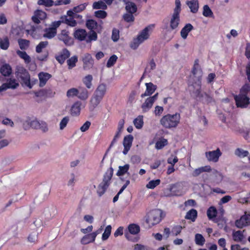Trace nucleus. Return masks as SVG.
Segmentation results:
<instances>
[{"label":"nucleus","mask_w":250,"mask_h":250,"mask_svg":"<svg viewBox=\"0 0 250 250\" xmlns=\"http://www.w3.org/2000/svg\"><path fill=\"white\" fill-rule=\"evenodd\" d=\"M192 72V75L191 76L190 79L193 83L189 86V90L192 92L194 96L203 100L204 96L201 93L202 72L197 63H195Z\"/></svg>","instance_id":"f257e3e1"},{"label":"nucleus","mask_w":250,"mask_h":250,"mask_svg":"<svg viewBox=\"0 0 250 250\" xmlns=\"http://www.w3.org/2000/svg\"><path fill=\"white\" fill-rule=\"evenodd\" d=\"M249 92H250V85L246 84L241 89L240 94L234 97L237 107L245 108L249 104L250 99L248 96Z\"/></svg>","instance_id":"f03ea898"},{"label":"nucleus","mask_w":250,"mask_h":250,"mask_svg":"<svg viewBox=\"0 0 250 250\" xmlns=\"http://www.w3.org/2000/svg\"><path fill=\"white\" fill-rule=\"evenodd\" d=\"M180 119L181 116L179 113L168 114L161 118L160 123L166 128H175L180 123Z\"/></svg>","instance_id":"7ed1b4c3"},{"label":"nucleus","mask_w":250,"mask_h":250,"mask_svg":"<svg viewBox=\"0 0 250 250\" xmlns=\"http://www.w3.org/2000/svg\"><path fill=\"white\" fill-rule=\"evenodd\" d=\"M154 27V25L153 24H151L144 29L138 34L137 37L133 39L130 44L131 48L133 49H136L140 44L147 40Z\"/></svg>","instance_id":"20e7f679"},{"label":"nucleus","mask_w":250,"mask_h":250,"mask_svg":"<svg viewBox=\"0 0 250 250\" xmlns=\"http://www.w3.org/2000/svg\"><path fill=\"white\" fill-rule=\"evenodd\" d=\"M175 7L169 21L170 27L171 30L176 29L180 23V13L181 12V2L180 0H175Z\"/></svg>","instance_id":"39448f33"},{"label":"nucleus","mask_w":250,"mask_h":250,"mask_svg":"<svg viewBox=\"0 0 250 250\" xmlns=\"http://www.w3.org/2000/svg\"><path fill=\"white\" fill-rule=\"evenodd\" d=\"M162 214V211L158 209L149 211L146 216V223L149 227H152L158 224L161 220Z\"/></svg>","instance_id":"423d86ee"},{"label":"nucleus","mask_w":250,"mask_h":250,"mask_svg":"<svg viewBox=\"0 0 250 250\" xmlns=\"http://www.w3.org/2000/svg\"><path fill=\"white\" fill-rule=\"evenodd\" d=\"M16 76L21 83L29 88H31L32 87L33 83H31L30 75L28 71L23 67H19L17 69Z\"/></svg>","instance_id":"0eeeda50"},{"label":"nucleus","mask_w":250,"mask_h":250,"mask_svg":"<svg viewBox=\"0 0 250 250\" xmlns=\"http://www.w3.org/2000/svg\"><path fill=\"white\" fill-rule=\"evenodd\" d=\"M74 37L79 41H85L87 43L90 42L94 40L93 31L87 33L83 29H77L73 33Z\"/></svg>","instance_id":"6e6552de"},{"label":"nucleus","mask_w":250,"mask_h":250,"mask_svg":"<svg viewBox=\"0 0 250 250\" xmlns=\"http://www.w3.org/2000/svg\"><path fill=\"white\" fill-rule=\"evenodd\" d=\"M106 91V85L102 83L99 84L95 91V105H98L102 100Z\"/></svg>","instance_id":"1a4fd4ad"},{"label":"nucleus","mask_w":250,"mask_h":250,"mask_svg":"<svg viewBox=\"0 0 250 250\" xmlns=\"http://www.w3.org/2000/svg\"><path fill=\"white\" fill-rule=\"evenodd\" d=\"M57 37L58 39L62 41L66 45H71L73 43V39L70 36L69 31L65 29L62 30Z\"/></svg>","instance_id":"9d476101"},{"label":"nucleus","mask_w":250,"mask_h":250,"mask_svg":"<svg viewBox=\"0 0 250 250\" xmlns=\"http://www.w3.org/2000/svg\"><path fill=\"white\" fill-rule=\"evenodd\" d=\"M47 18L46 12L42 10L37 9L34 12V15L31 18L32 21L37 24L41 23V21L45 20Z\"/></svg>","instance_id":"9b49d317"},{"label":"nucleus","mask_w":250,"mask_h":250,"mask_svg":"<svg viewBox=\"0 0 250 250\" xmlns=\"http://www.w3.org/2000/svg\"><path fill=\"white\" fill-rule=\"evenodd\" d=\"M222 153L219 148L215 150L209 151L205 153L206 157L209 162L216 163L218 161Z\"/></svg>","instance_id":"f8f14e48"},{"label":"nucleus","mask_w":250,"mask_h":250,"mask_svg":"<svg viewBox=\"0 0 250 250\" xmlns=\"http://www.w3.org/2000/svg\"><path fill=\"white\" fill-rule=\"evenodd\" d=\"M250 225V214H245L235 221V226L238 228Z\"/></svg>","instance_id":"ddd939ff"},{"label":"nucleus","mask_w":250,"mask_h":250,"mask_svg":"<svg viewBox=\"0 0 250 250\" xmlns=\"http://www.w3.org/2000/svg\"><path fill=\"white\" fill-rule=\"evenodd\" d=\"M28 125L32 128L40 129L43 132H46L48 130L47 124L44 122H40L39 121L35 120L30 122V123H28Z\"/></svg>","instance_id":"4468645a"},{"label":"nucleus","mask_w":250,"mask_h":250,"mask_svg":"<svg viewBox=\"0 0 250 250\" xmlns=\"http://www.w3.org/2000/svg\"><path fill=\"white\" fill-rule=\"evenodd\" d=\"M70 53L66 48H63L59 55L55 56L56 60L61 64H63L65 61L69 58Z\"/></svg>","instance_id":"2eb2a0df"},{"label":"nucleus","mask_w":250,"mask_h":250,"mask_svg":"<svg viewBox=\"0 0 250 250\" xmlns=\"http://www.w3.org/2000/svg\"><path fill=\"white\" fill-rule=\"evenodd\" d=\"M133 139V137L131 135L125 137L123 141L124 149L123 151L124 155H126L130 149L132 145Z\"/></svg>","instance_id":"dca6fc26"},{"label":"nucleus","mask_w":250,"mask_h":250,"mask_svg":"<svg viewBox=\"0 0 250 250\" xmlns=\"http://www.w3.org/2000/svg\"><path fill=\"white\" fill-rule=\"evenodd\" d=\"M83 69L88 70L92 68L93 65V60L90 54H86L84 55L83 59Z\"/></svg>","instance_id":"f3484780"},{"label":"nucleus","mask_w":250,"mask_h":250,"mask_svg":"<svg viewBox=\"0 0 250 250\" xmlns=\"http://www.w3.org/2000/svg\"><path fill=\"white\" fill-rule=\"evenodd\" d=\"M38 77L40 81L39 85L40 87H43L46 84L48 80L51 78L52 75L47 72H41L38 74Z\"/></svg>","instance_id":"a211bd4d"},{"label":"nucleus","mask_w":250,"mask_h":250,"mask_svg":"<svg viewBox=\"0 0 250 250\" xmlns=\"http://www.w3.org/2000/svg\"><path fill=\"white\" fill-rule=\"evenodd\" d=\"M183 186L182 184H176L171 187L170 190L173 195L181 196L185 193V191H183Z\"/></svg>","instance_id":"6ab92c4d"},{"label":"nucleus","mask_w":250,"mask_h":250,"mask_svg":"<svg viewBox=\"0 0 250 250\" xmlns=\"http://www.w3.org/2000/svg\"><path fill=\"white\" fill-rule=\"evenodd\" d=\"M146 90L145 93L141 95L142 98L151 95L155 92L157 88L156 85L153 84L152 83H146Z\"/></svg>","instance_id":"aec40b11"},{"label":"nucleus","mask_w":250,"mask_h":250,"mask_svg":"<svg viewBox=\"0 0 250 250\" xmlns=\"http://www.w3.org/2000/svg\"><path fill=\"white\" fill-rule=\"evenodd\" d=\"M61 20L62 23L71 27H75L77 25V22L73 17H68L67 15L61 16Z\"/></svg>","instance_id":"412c9836"},{"label":"nucleus","mask_w":250,"mask_h":250,"mask_svg":"<svg viewBox=\"0 0 250 250\" xmlns=\"http://www.w3.org/2000/svg\"><path fill=\"white\" fill-rule=\"evenodd\" d=\"M193 29V26L190 23L186 24L180 32V35L182 39H186L188 33Z\"/></svg>","instance_id":"4be33fe9"},{"label":"nucleus","mask_w":250,"mask_h":250,"mask_svg":"<svg viewBox=\"0 0 250 250\" xmlns=\"http://www.w3.org/2000/svg\"><path fill=\"white\" fill-rule=\"evenodd\" d=\"M113 174V169L112 167L109 168L105 173L103 182L102 183L106 184L108 186L110 184V180Z\"/></svg>","instance_id":"5701e85b"},{"label":"nucleus","mask_w":250,"mask_h":250,"mask_svg":"<svg viewBox=\"0 0 250 250\" xmlns=\"http://www.w3.org/2000/svg\"><path fill=\"white\" fill-rule=\"evenodd\" d=\"M210 171V167L209 166H206L195 169L191 174L193 177H197L204 172H209Z\"/></svg>","instance_id":"b1692460"},{"label":"nucleus","mask_w":250,"mask_h":250,"mask_svg":"<svg viewBox=\"0 0 250 250\" xmlns=\"http://www.w3.org/2000/svg\"><path fill=\"white\" fill-rule=\"evenodd\" d=\"M81 104L77 102H75L72 106L70 109V114L73 116H79L81 112Z\"/></svg>","instance_id":"393cba45"},{"label":"nucleus","mask_w":250,"mask_h":250,"mask_svg":"<svg viewBox=\"0 0 250 250\" xmlns=\"http://www.w3.org/2000/svg\"><path fill=\"white\" fill-rule=\"evenodd\" d=\"M187 4L191 12L196 13L199 9V3L198 0H191L188 1Z\"/></svg>","instance_id":"a878e982"},{"label":"nucleus","mask_w":250,"mask_h":250,"mask_svg":"<svg viewBox=\"0 0 250 250\" xmlns=\"http://www.w3.org/2000/svg\"><path fill=\"white\" fill-rule=\"evenodd\" d=\"M244 232V230L233 231L232 234L233 240L237 242H242L245 238V236L243 234Z\"/></svg>","instance_id":"bb28decb"},{"label":"nucleus","mask_w":250,"mask_h":250,"mask_svg":"<svg viewBox=\"0 0 250 250\" xmlns=\"http://www.w3.org/2000/svg\"><path fill=\"white\" fill-rule=\"evenodd\" d=\"M57 35V32L54 29H52L50 27L45 28L43 30V37L48 39H51L55 37Z\"/></svg>","instance_id":"cd10ccee"},{"label":"nucleus","mask_w":250,"mask_h":250,"mask_svg":"<svg viewBox=\"0 0 250 250\" xmlns=\"http://www.w3.org/2000/svg\"><path fill=\"white\" fill-rule=\"evenodd\" d=\"M10 46V40L8 37H0V49L6 50Z\"/></svg>","instance_id":"c85d7f7f"},{"label":"nucleus","mask_w":250,"mask_h":250,"mask_svg":"<svg viewBox=\"0 0 250 250\" xmlns=\"http://www.w3.org/2000/svg\"><path fill=\"white\" fill-rule=\"evenodd\" d=\"M154 102L149 97L147 98L142 104L141 107L143 112H147L152 106Z\"/></svg>","instance_id":"c756f323"},{"label":"nucleus","mask_w":250,"mask_h":250,"mask_svg":"<svg viewBox=\"0 0 250 250\" xmlns=\"http://www.w3.org/2000/svg\"><path fill=\"white\" fill-rule=\"evenodd\" d=\"M0 72L3 76H9L12 73V68L9 64H4L1 66Z\"/></svg>","instance_id":"7c9ffc66"},{"label":"nucleus","mask_w":250,"mask_h":250,"mask_svg":"<svg viewBox=\"0 0 250 250\" xmlns=\"http://www.w3.org/2000/svg\"><path fill=\"white\" fill-rule=\"evenodd\" d=\"M94 241V232L84 235L81 239V243L83 245L87 244Z\"/></svg>","instance_id":"2f4dec72"},{"label":"nucleus","mask_w":250,"mask_h":250,"mask_svg":"<svg viewBox=\"0 0 250 250\" xmlns=\"http://www.w3.org/2000/svg\"><path fill=\"white\" fill-rule=\"evenodd\" d=\"M18 42L21 50L27 49L30 45V41L26 39H20Z\"/></svg>","instance_id":"473e14b6"},{"label":"nucleus","mask_w":250,"mask_h":250,"mask_svg":"<svg viewBox=\"0 0 250 250\" xmlns=\"http://www.w3.org/2000/svg\"><path fill=\"white\" fill-rule=\"evenodd\" d=\"M3 83L7 89L9 88L15 89L19 86V83L16 82V80L11 78L8 80L7 83Z\"/></svg>","instance_id":"72a5a7b5"},{"label":"nucleus","mask_w":250,"mask_h":250,"mask_svg":"<svg viewBox=\"0 0 250 250\" xmlns=\"http://www.w3.org/2000/svg\"><path fill=\"white\" fill-rule=\"evenodd\" d=\"M133 124L136 128H142L144 125L143 116L142 115L138 116L134 120Z\"/></svg>","instance_id":"f704fd0d"},{"label":"nucleus","mask_w":250,"mask_h":250,"mask_svg":"<svg viewBox=\"0 0 250 250\" xmlns=\"http://www.w3.org/2000/svg\"><path fill=\"white\" fill-rule=\"evenodd\" d=\"M197 216V211L194 209H191L189 210L185 216L187 219L191 220L192 222L195 221Z\"/></svg>","instance_id":"c9c22d12"},{"label":"nucleus","mask_w":250,"mask_h":250,"mask_svg":"<svg viewBox=\"0 0 250 250\" xmlns=\"http://www.w3.org/2000/svg\"><path fill=\"white\" fill-rule=\"evenodd\" d=\"M17 55L21 59L24 60L25 63H29L31 61L30 56L25 51L18 50L16 51Z\"/></svg>","instance_id":"e433bc0d"},{"label":"nucleus","mask_w":250,"mask_h":250,"mask_svg":"<svg viewBox=\"0 0 250 250\" xmlns=\"http://www.w3.org/2000/svg\"><path fill=\"white\" fill-rule=\"evenodd\" d=\"M78 62V57L77 56H73L71 58H69L67 60V64L68 65V68L71 69L76 66V63Z\"/></svg>","instance_id":"4c0bfd02"},{"label":"nucleus","mask_w":250,"mask_h":250,"mask_svg":"<svg viewBox=\"0 0 250 250\" xmlns=\"http://www.w3.org/2000/svg\"><path fill=\"white\" fill-rule=\"evenodd\" d=\"M129 168V165L128 164H126L124 166H119L116 175L118 176H123L125 173H128Z\"/></svg>","instance_id":"58836bf2"},{"label":"nucleus","mask_w":250,"mask_h":250,"mask_svg":"<svg viewBox=\"0 0 250 250\" xmlns=\"http://www.w3.org/2000/svg\"><path fill=\"white\" fill-rule=\"evenodd\" d=\"M125 4V9L127 12L130 13H134L136 12L137 8L134 2L129 1L127 2Z\"/></svg>","instance_id":"ea45409f"},{"label":"nucleus","mask_w":250,"mask_h":250,"mask_svg":"<svg viewBox=\"0 0 250 250\" xmlns=\"http://www.w3.org/2000/svg\"><path fill=\"white\" fill-rule=\"evenodd\" d=\"M129 232L132 234H136L140 231V227L134 224L129 225L128 227Z\"/></svg>","instance_id":"a19ab883"},{"label":"nucleus","mask_w":250,"mask_h":250,"mask_svg":"<svg viewBox=\"0 0 250 250\" xmlns=\"http://www.w3.org/2000/svg\"><path fill=\"white\" fill-rule=\"evenodd\" d=\"M109 186L106 184L101 183L98 186L97 188V194L100 197L103 195Z\"/></svg>","instance_id":"79ce46f5"},{"label":"nucleus","mask_w":250,"mask_h":250,"mask_svg":"<svg viewBox=\"0 0 250 250\" xmlns=\"http://www.w3.org/2000/svg\"><path fill=\"white\" fill-rule=\"evenodd\" d=\"M217 210L214 207H210L207 210V216L209 219H212L216 216Z\"/></svg>","instance_id":"37998d69"},{"label":"nucleus","mask_w":250,"mask_h":250,"mask_svg":"<svg viewBox=\"0 0 250 250\" xmlns=\"http://www.w3.org/2000/svg\"><path fill=\"white\" fill-rule=\"evenodd\" d=\"M161 183L160 179L150 181L146 185V188L148 189H154L157 186L159 185Z\"/></svg>","instance_id":"c03bdc74"},{"label":"nucleus","mask_w":250,"mask_h":250,"mask_svg":"<svg viewBox=\"0 0 250 250\" xmlns=\"http://www.w3.org/2000/svg\"><path fill=\"white\" fill-rule=\"evenodd\" d=\"M195 242L197 245L203 246L205 242V239L202 234L197 233L195 236Z\"/></svg>","instance_id":"a18cd8bd"},{"label":"nucleus","mask_w":250,"mask_h":250,"mask_svg":"<svg viewBox=\"0 0 250 250\" xmlns=\"http://www.w3.org/2000/svg\"><path fill=\"white\" fill-rule=\"evenodd\" d=\"M48 44L47 41L41 42L36 47V51L38 53L42 52V49L46 48Z\"/></svg>","instance_id":"49530a36"},{"label":"nucleus","mask_w":250,"mask_h":250,"mask_svg":"<svg viewBox=\"0 0 250 250\" xmlns=\"http://www.w3.org/2000/svg\"><path fill=\"white\" fill-rule=\"evenodd\" d=\"M235 154L240 158H244L248 156L249 153L247 150L238 148L235 150Z\"/></svg>","instance_id":"de8ad7c7"},{"label":"nucleus","mask_w":250,"mask_h":250,"mask_svg":"<svg viewBox=\"0 0 250 250\" xmlns=\"http://www.w3.org/2000/svg\"><path fill=\"white\" fill-rule=\"evenodd\" d=\"M93 80V77L91 75L86 76L83 80V82L87 88H90L91 86V82Z\"/></svg>","instance_id":"09e8293b"},{"label":"nucleus","mask_w":250,"mask_h":250,"mask_svg":"<svg viewBox=\"0 0 250 250\" xmlns=\"http://www.w3.org/2000/svg\"><path fill=\"white\" fill-rule=\"evenodd\" d=\"M111 225H108L105 229L104 232L102 235V240H107L109 236L110 235L111 232Z\"/></svg>","instance_id":"8fccbe9b"},{"label":"nucleus","mask_w":250,"mask_h":250,"mask_svg":"<svg viewBox=\"0 0 250 250\" xmlns=\"http://www.w3.org/2000/svg\"><path fill=\"white\" fill-rule=\"evenodd\" d=\"M203 15L206 17H211L213 16V12L208 5L204 6Z\"/></svg>","instance_id":"3c124183"},{"label":"nucleus","mask_w":250,"mask_h":250,"mask_svg":"<svg viewBox=\"0 0 250 250\" xmlns=\"http://www.w3.org/2000/svg\"><path fill=\"white\" fill-rule=\"evenodd\" d=\"M167 144V141L166 139H162L157 141L155 144V148L157 149H161Z\"/></svg>","instance_id":"603ef678"},{"label":"nucleus","mask_w":250,"mask_h":250,"mask_svg":"<svg viewBox=\"0 0 250 250\" xmlns=\"http://www.w3.org/2000/svg\"><path fill=\"white\" fill-rule=\"evenodd\" d=\"M86 3L81 4L77 6H75L72 9L69 10V11H72L75 13H80L83 11L86 6Z\"/></svg>","instance_id":"864d4df0"},{"label":"nucleus","mask_w":250,"mask_h":250,"mask_svg":"<svg viewBox=\"0 0 250 250\" xmlns=\"http://www.w3.org/2000/svg\"><path fill=\"white\" fill-rule=\"evenodd\" d=\"M79 93L77 95L78 97L82 100H85L88 97V92L86 89L79 88L78 89Z\"/></svg>","instance_id":"5fc2aeb1"},{"label":"nucleus","mask_w":250,"mask_h":250,"mask_svg":"<svg viewBox=\"0 0 250 250\" xmlns=\"http://www.w3.org/2000/svg\"><path fill=\"white\" fill-rule=\"evenodd\" d=\"M52 0H38V4L40 5H44L47 7H50L53 5Z\"/></svg>","instance_id":"6e6d98bb"},{"label":"nucleus","mask_w":250,"mask_h":250,"mask_svg":"<svg viewBox=\"0 0 250 250\" xmlns=\"http://www.w3.org/2000/svg\"><path fill=\"white\" fill-rule=\"evenodd\" d=\"M79 13H75V12H74L73 11H67V15L68 16V17H73L75 19H78V20H79L80 21H81L82 20V16L80 15V14H78Z\"/></svg>","instance_id":"4d7b16f0"},{"label":"nucleus","mask_w":250,"mask_h":250,"mask_svg":"<svg viewBox=\"0 0 250 250\" xmlns=\"http://www.w3.org/2000/svg\"><path fill=\"white\" fill-rule=\"evenodd\" d=\"M106 8L107 5L103 1L99 0L98 2H95V9H102L103 10H104Z\"/></svg>","instance_id":"13d9d810"},{"label":"nucleus","mask_w":250,"mask_h":250,"mask_svg":"<svg viewBox=\"0 0 250 250\" xmlns=\"http://www.w3.org/2000/svg\"><path fill=\"white\" fill-rule=\"evenodd\" d=\"M117 58V57L115 55H113L110 57L107 61L106 64L107 67H110L112 66L116 62Z\"/></svg>","instance_id":"bf43d9fd"},{"label":"nucleus","mask_w":250,"mask_h":250,"mask_svg":"<svg viewBox=\"0 0 250 250\" xmlns=\"http://www.w3.org/2000/svg\"><path fill=\"white\" fill-rule=\"evenodd\" d=\"M69 121V118L68 116H65L62 118L60 123V128L61 130L63 129L67 125Z\"/></svg>","instance_id":"052dcab7"},{"label":"nucleus","mask_w":250,"mask_h":250,"mask_svg":"<svg viewBox=\"0 0 250 250\" xmlns=\"http://www.w3.org/2000/svg\"><path fill=\"white\" fill-rule=\"evenodd\" d=\"M182 229V227L181 226H175L173 227L172 229V230H171L172 234L175 236H177L181 233Z\"/></svg>","instance_id":"680f3d73"},{"label":"nucleus","mask_w":250,"mask_h":250,"mask_svg":"<svg viewBox=\"0 0 250 250\" xmlns=\"http://www.w3.org/2000/svg\"><path fill=\"white\" fill-rule=\"evenodd\" d=\"M106 12L104 10H97L95 11V17L98 18L104 19L106 17Z\"/></svg>","instance_id":"e2e57ef3"},{"label":"nucleus","mask_w":250,"mask_h":250,"mask_svg":"<svg viewBox=\"0 0 250 250\" xmlns=\"http://www.w3.org/2000/svg\"><path fill=\"white\" fill-rule=\"evenodd\" d=\"M79 93V91L78 89L72 88L69 89L67 92V96L68 97H73L74 96H77Z\"/></svg>","instance_id":"0e129e2a"},{"label":"nucleus","mask_w":250,"mask_h":250,"mask_svg":"<svg viewBox=\"0 0 250 250\" xmlns=\"http://www.w3.org/2000/svg\"><path fill=\"white\" fill-rule=\"evenodd\" d=\"M112 39L114 42H117L119 39V30L117 29H113L112 34Z\"/></svg>","instance_id":"69168bd1"},{"label":"nucleus","mask_w":250,"mask_h":250,"mask_svg":"<svg viewBox=\"0 0 250 250\" xmlns=\"http://www.w3.org/2000/svg\"><path fill=\"white\" fill-rule=\"evenodd\" d=\"M62 23V20L58 21H55L52 22L50 27L54 29V30L57 33V29L61 25Z\"/></svg>","instance_id":"338daca9"},{"label":"nucleus","mask_w":250,"mask_h":250,"mask_svg":"<svg viewBox=\"0 0 250 250\" xmlns=\"http://www.w3.org/2000/svg\"><path fill=\"white\" fill-rule=\"evenodd\" d=\"M133 13H126L124 15V19L127 22H132L134 20V16L132 15Z\"/></svg>","instance_id":"774afa93"}]
</instances>
